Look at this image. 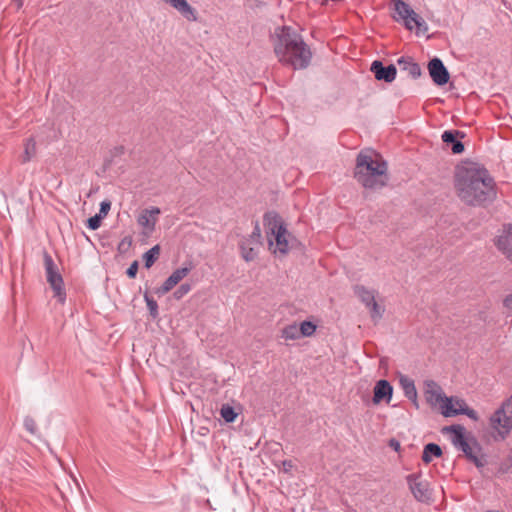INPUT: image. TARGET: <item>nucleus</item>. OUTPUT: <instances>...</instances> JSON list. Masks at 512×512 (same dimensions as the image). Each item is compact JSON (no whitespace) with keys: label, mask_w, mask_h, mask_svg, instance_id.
I'll use <instances>...</instances> for the list:
<instances>
[{"label":"nucleus","mask_w":512,"mask_h":512,"mask_svg":"<svg viewBox=\"0 0 512 512\" xmlns=\"http://www.w3.org/2000/svg\"><path fill=\"white\" fill-rule=\"evenodd\" d=\"M454 185L457 196L468 206L486 207L497 197L496 183L489 171L483 167H458Z\"/></svg>","instance_id":"obj_1"},{"label":"nucleus","mask_w":512,"mask_h":512,"mask_svg":"<svg viewBox=\"0 0 512 512\" xmlns=\"http://www.w3.org/2000/svg\"><path fill=\"white\" fill-rule=\"evenodd\" d=\"M273 46L279 61L294 69H305L311 62L310 48L291 27L283 26L275 30Z\"/></svg>","instance_id":"obj_2"},{"label":"nucleus","mask_w":512,"mask_h":512,"mask_svg":"<svg viewBox=\"0 0 512 512\" xmlns=\"http://www.w3.org/2000/svg\"><path fill=\"white\" fill-rule=\"evenodd\" d=\"M387 163L372 149L362 150L356 158L354 177L366 189H380L388 181Z\"/></svg>","instance_id":"obj_3"},{"label":"nucleus","mask_w":512,"mask_h":512,"mask_svg":"<svg viewBox=\"0 0 512 512\" xmlns=\"http://www.w3.org/2000/svg\"><path fill=\"white\" fill-rule=\"evenodd\" d=\"M443 431L452 433L451 441L454 447L462 451L477 468H483L487 464L481 445L473 435H465L463 426L451 425L445 427Z\"/></svg>","instance_id":"obj_4"},{"label":"nucleus","mask_w":512,"mask_h":512,"mask_svg":"<svg viewBox=\"0 0 512 512\" xmlns=\"http://www.w3.org/2000/svg\"><path fill=\"white\" fill-rule=\"evenodd\" d=\"M264 226L266 227L270 248L275 243L273 253L279 252L280 254H287L289 251V243L287 239L289 233L281 216L274 211L265 213Z\"/></svg>","instance_id":"obj_5"},{"label":"nucleus","mask_w":512,"mask_h":512,"mask_svg":"<svg viewBox=\"0 0 512 512\" xmlns=\"http://www.w3.org/2000/svg\"><path fill=\"white\" fill-rule=\"evenodd\" d=\"M392 2L397 14L394 18L397 21H403L408 30H412L416 27L424 32L427 31L428 27L424 19L419 16L406 2L403 0H392Z\"/></svg>","instance_id":"obj_6"},{"label":"nucleus","mask_w":512,"mask_h":512,"mask_svg":"<svg viewBox=\"0 0 512 512\" xmlns=\"http://www.w3.org/2000/svg\"><path fill=\"white\" fill-rule=\"evenodd\" d=\"M490 426L504 438L512 429V395L491 415Z\"/></svg>","instance_id":"obj_7"},{"label":"nucleus","mask_w":512,"mask_h":512,"mask_svg":"<svg viewBox=\"0 0 512 512\" xmlns=\"http://www.w3.org/2000/svg\"><path fill=\"white\" fill-rule=\"evenodd\" d=\"M44 266L47 282L50 284L54 292V297H56L58 301L63 304L66 299L63 278L59 273L54 260L48 253L44 254Z\"/></svg>","instance_id":"obj_8"},{"label":"nucleus","mask_w":512,"mask_h":512,"mask_svg":"<svg viewBox=\"0 0 512 512\" xmlns=\"http://www.w3.org/2000/svg\"><path fill=\"white\" fill-rule=\"evenodd\" d=\"M407 484L414 498L423 503H429L433 500L432 489L427 480H423L420 474H409L406 477Z\"/></svg>","instance_id":"obj_9"},{"label":"nucleus","mask_w":512,"mask_h":512,"mask_svg":"<svg viewBox=\"0 0 512 512\" xmlns=\"http://www.w3.org/2000/svg\"><path fill=\"white\" fill-rule=\"evenodd\" d=\"M260 244L261 229L258 222H256L252 233L248 237H244L239 243L243 259L247 262L254 260L257 257L256 247Z\"/></svg>","instance_id":"obj_10"},{"label":"nucleus","mask_w":512,"mask_h":512,"mask_svg":"<svg viewBox=\"0 0 512 512\" xmlns=\"http://www.w3.org/2000/svg\"><path fill=\"white\" fill-rule=\"evenodd\" d=\"M424 395L426 401L431 406L441 404V411L444 410L446 406H452L453 398L445 396L442 392V388L433 380L425 381Z\"/></svg>","instance_id":"obj_11"},{"label":"nucleus","mask_w":512,"mask_h":512,"mask_svg":"<svg viewBox=\"0 0 512 512\" xmlns=\"http://www.w3.org/2000/svg\"><path fill=\"white\" fill-rule=\"evenodd\" d=\"M428 71L432 81L438 86L446 85L450 79L447 68L438 57H434L429 61Z\"/></svg>","instance_id":"obj_12"},{"label":"nucleus","mask_w":512,"mask_h":512,"mask_svg":"<svg viewBox=\"0 0 512 512\" xmlns=\"http://www.w3.org/2000/svg\"><path fill=\"white\" fill-rule=\"evenodd\" d=\"M371 71L374 73L377 80L385 81L387 83L393 82L397 74L395 65L390 64L388 66H384L379 60H375L371 64Z\"/></svg>","instance_id":"obj_13"},{"label":"nucleus","mask_w":512,"mask_h":512,"mask_svg":"<svg viewBox=\"0 0 512 512\" xmlns=\"http://www.w3.org/2000/svg\"><path fill=\"white\" fill-rule=\"evenodd\" d=\"M373 393L372 401L374 404H379L382 401L389 404L393 395V386L387 380H379L374 386Z\"/></svg>","instance_id":"obj_14"},{"label":"nucleus","mask_w":512,"mask_h":512,"mask_svg":"<svg viewBox=\"0 0 512 512\" xmlns=\"http://www.w3.org/2000/svg\"><path fill=\"white\" fill-rule=\"evenodd\" d=\"M465 134L458 130H446L443 132L442 141L449 145L452 153L461 154L464 151V144L458 140V137L464 138Z\"/></svg>","instance_id":"obj_15"},{"label":"nucleus","mask_w":512,"mask_h":512,"mask_svg":"<svg viewBox=\"0 0 512 512\" xmlns=\"http://www.w3.org/2000/svg\"><path fill=\"white\" fill-rule=\"evenodd\" d=\"M177 10L186 20L195 22L198 20L197 11L186 0H163Z\"/></svg>","instance_id":"obj_16"},{"label":"nucleus","mask_w":512,"mask_h":512,"mask_svg":"<svg viewBox=\"0 0 512 512\" xmlns=\"http://www.w3.org/2000/svg\"><path fill=\"white\" fill-rule=\"evenodd\" d=\"M495 244L512 264V224L508 226L502 235L498 236Z\"/></svg>","instance_id":"obj_17"},{"label":"nucleus","mask_w":512,"mask_h":512,"mask_svg":"<svg viewBox=\"0 0 512 512\" xmlns=\"http://www.w3.org/2000/svg\"><path fill=\"white\" fill-rule=\"evenodd\" d=\"M161 213L158 207H151L150 209H144L139 215L137 222L138 224L152 232L155 229L157 223V216Z\"/></svg>","instance_id":"obj_18"},{"label":"nucleus","mask_w":512,"mask_h":512,"mask_svg":"<svg viewBox=\"0 0 512 512\" xmlns=\"http://www.w3.org/2000/svg\"><path fill=\"white\" fill-rule=\"evenodd\" d=\"M399 384L405 397L409 399L416 408H418L419 404L417 399V389L414 380L406 375L401 374L399 376Z\"/></svg>","instance_id":"obj_19"},{"label":"nucleus","mask_w":512,"mask_h":512,"mask_svg":"<svg viewBox=\"0 0 512 512\" xmlns=\"http://www.w3.org/2000/svg\"><path fill=\"white\" fill-rule=\"evenodd\" d=\"M397 64L401 70L406 71L413 79H417L421 76L422 71L420 65L414 62L411 57L402 56L397 60Z\"/></svg>","instance_id":"obj_20"},{"label":"nucleus","mask_w":512,"mask_h":512,"mask_svg":"<svg viewBox=\"0 0 512 512\" xmlns=\"http://www.w3.org/2000/svg\"><path fill=\"white\" fill-rule=\"evenodd\" d=\"M23 146L24 151L20 155V161L22 164H25L30 162L37 154L36 141L33 137H29L25 139Z\"/></svg>","instance_id":"obj_21"},{"label":"nucleus","mask_w":512,"mask_h":512,"mask_svg":"<svg viewBox=\"0 0 512 512\" xmlns=\"http://www.w3.org/2000/svg\"><path fill=\"white\" fill-rule=\"evenodd\" d=\"M353 291L354 294L366 307L369 306L375 300L376 291L370 290L363 285H355L353 287Z\"/></svg>","instance_id":"obj_22"},{"label":"nucleus","mask_w":512,"mask_h":512,"mask_svg":"<svg viewBox=\"0 0 512 512\" xmlns=\"http://www.w3.org/2000/svg\"><path fill=\"white\" fill-rule=\"evenodd\" d=\"M442 414L445 417H451V416H456V415H466L473 421H478V419H479L477 412L468 406L466 408H461V409H453V405L446 406L445 409L442 410Z\"/></svg>","instance_id":"obj_23"},{"label":"nucleus","mask_w":512,"mask_h":512,"mask_svg":"<svg viewBox=\"0 0 512 512\" xmlns=\"http://www.w3.org/2000/svg\"><path fill=\"white\" fill-rule=\"evenodd\" d=\"M442 455L441 447L435 443H428L424 446L422 460L424 463H430L432 457H440Z\"/></svg>","instance_id":"obj_24"},{"label":"nucleus","mask_w":512,"mask_h":512,"mask_svg":"<svg viewBox=\"0 0 512 512\" xmlns=\"http://www.w3.org/2000/svg\"><path fill=\"white\" fill-rule=\"evenodd\" d=\"M160 255V246L155 245L152 248H150L148 251H146L143 255V259L145 262V267L150 268L155 261L158 259Z\"/></svg>","instance_id":"obj_25"},{"label":"nucleus","mask_w":512,"mask_h":512,"mask_svg":"<svg viewBox=\"0 0 512 512\" xmlns=\"http://www.w3.org/2000/svg\"><path fill=\"white\" fill-rule=\"evenodd\" d=\"M298 329V325L295 323L287 325L281 330V337L286 340L299 339L301 336Z\"/></svg>","instance_id":"obj_26"},{"label":"nucleus","mask_w":512,"mask_h":512,"mask_svg":"<svg viewBox=\"0 0 512 512\" xmlns=\"http://www.w3.org/2000/svg\"><path fill=\"white\" fill-rule=\"evenodd\" d=\"M144 300L146 302L149 314L153 319H156L159 315L158 304L147 292L144 293Z\"/></svg>","instance_id":"obj_27"},{"label":"nucleus","mask_w":512,"mask_h":512,"mask_svg":"<svg viewBox=\"0 0 512 512\" xmlns=\"http://www.w3.org/2000/svg\"><path fill=\"white\" fill-rule=\"evenodd\" d=\"M220 415L225 420V422L232 423L235 421L238 414L235 412L233 407L229 405H223L220 410Z\"/></svg>","instance_id":"obj_28"},{"label":"nucleus","mask_w":512,"mask_h":512,"mask_svg":"<svg viewBox=\"0 0 512 512\" xmlns=\"http://www.w3.org/2000/svg\"><path fill=\"white\" fill-rule=\"evenodd\" d=\"M298 328L301 337H309L316 331V325L310 321H303Z\"/></svg>","instance_id":"obj_29"},{"label":"nucleus","mask_w":512,"mask_h":512,"mask_svg":"<svg viewBox=\"0 0 512 512\" xmlns=\"http://www.w3.org/2000/svg\"><path fill=\"white\" fill-rule=\"evenodd\" d=\"M176 284L174 283V278L172 279L170 276L164 281V283L155 289V293L158 296H163L166 293H168L170 290H172Z\"/></svg>","instance_id":"obj_30"},{"label":"nucleus","mask_w":512,"mask_h":512,"mask_svg":"<svg viewBox=\"0 0 512 512\" xmlns=\"http://www.w3.org/2000/svg\"><path fill=\"white\" fill-rule=\"evenodd\" d=\"M367 308L370 309V315L374 322L379 321L383 316V309L377 304L376 300H374Z\"/></svg>","instance_id":"obj_31"},{"label":"nucleus","mask_w":512,"mask_h":512,"mask_svg":"<svg viewBox=\"0 0 512 512\" xmlns=\"http://www.w3.org/2000/svg\"><path fill=\"white\" fill-rule=\"evenodd\" d=\"M191 271V267H181L173 271L170 277L174 278V283L177 285L182 279H184Z\"/></svg>","instance_id":"obj_32"},{"label":"nucleus","mask_w":512,"mask_h":512,"mask_svg":"<svg viewBox=\"0 0 512 512\" xmlns=\"http://www.w3.org/2000/svg\"><path fill=\"white\" fill-rule=\"evenodd\" d=\"M191 271V267H181L173 271L170 277L174 278V283L177 285L182 279H184Z\"/></svg>","instance_id":"obj_33"},{"label":"nucleus","mask_w":512,"mask_h":512,"mask_svg":"<svg viewBox=\"0 0 512 512\" xmlns=\"http://www.w3.org/2000/svg\"><path fill=\"white\" fill-rule=\"evenodd\" d=\"M191 290V285L188 283L181 284L179 288L174 292V297L176 299H181L186 294H188Z\"/></svg>","instance_id":"obj_34"},{"label":"nucleus","mask_w":512,"mask_h":512,"mask_svg":"<svg viewBox=\"0 0 512 512\" xmlns=\"http://www.w3.org/2000/svg\"><path fill=\"white\" fill-rule=\"evenodd\" d=\"M24 427L31 434H35L37 430V425L35 420L31 416H26L24 418Z\"/></svg>","instance_id":"obj_35"},{"label":"nucleus","mask_w":512,"mask_h":512,"mask_svg":"<svg viewBox=\"0 0 512 512\" xmlns=\"http://www.w3.org/2000/svg\"><path fill=\"white\" fill-rule=\"evenodd\" d=\"M102 218L97 214L87 220V227L90 230H97L101 225Z\"/></svg>","instance_id":"obj_36"},{"label":"nucleus","mask_w":512,"mask_h":512,"mask_svg":"<svg viewBox=\"0 0 512 512\" xmlns=\"http://www.w3.org/2000/svg\"><path fill=\"white\" fill-rule=\"evenodd\" d=\"M110 209H111V202L109 200H104L100 203V209H99V213L97 215L103 219L104 217L107 216Z\"/></svg>","instance_id":"obj_37"},{"label":"nucleus","mask_w":512,"mask_h":512,"mask_svg":"<svg viewBox=\"0 0 512 512\" xmlns=\"http://www.w3.org/2000/svg\"><path fill=\"white\" fill-rule=\"evenodd\" d=\"M138 271V262L134 261L127 269L126 274L129 278H135Z\"/></svg>","instance_id":"obj_38"},{"label":"nucleus","mask_w":512,"mask_h":512,"mask_svg":"<svg viewBox=\"0 0 512 512\" xmlns=\"http://www.w3.org/2000/svg\"><path fill=\"white\" fill-rule=\"evenodd\" d=\"M453 409H461V408H466L467 407V404L466 402L463 400V399H454L453 398Z\"/></svg>","instance_id":"obj_39"},{"label":"nucleus","mask_w":512,"mask_h":512,"mask_svg":"<svg viewBox=\"0 0 512 512\" xmlns=\"http://www.w3.org/2000/svg\"><path fill=\"white\" fill-rule=\"evenodd\" d=\"M503 306L509 310H512V294H509L504 298Z\"/></svg>","instance_id":"obj_40"},{"label":"nucleus","mask_w":512,"mask_h":512,"mask_svg":"<svg viewBox=\"0 0 512 512\" xmlns=\"http://www.w3.org/2000/svg\"><path fill=\"white\" fill-rule=\"evenodd\" d=\"M389 446L391 448H393L395 451H399V449H400V443L395 439L390 440Z\"/></svg>","instance_id":"obj_41"},{"label":"nucleus","mask_w":512,"mask_h":512,"mask_svg":"<svg viewBox=\"0 0 512 512\" xmlns=\"http://www.w3.org/2000/svg\"><path fill=\"white\" fill-rule=\"evenodd\" d=\"M283 467H284L285 471H289L293 467L292 461L284 460L283 461Z\"/></svg>","instance_id":"obj_42"},{"label":"nucleus","mask_w":512,"mask_h":512,"mask_svg":"<svg viewBox=\"0 0 512 512\" xmlns=\"http://www.w3.org/2000/svg\"><path fill=\"white\" fill-rule=\"evenodd\" d=\"M17 4V8H21L23 6L24 0H13Z\"/></svg>","instance_id":"obj_43"},{"label":"nucleus","mask_w":512,"mask_h":512,"mask_svg":"<svg viewBox=\"0 0 512 512\" xmlns=\"http://www.w3.org/2000/svg\"><path fill=\"white\" fill-rule=\"evenodd\" d=\"M125 240H126V239H124V240H122V241H121V243H120V245H119V249H121V247H125V244H124V243H125Z\"/></svg>","instance_id":"obj_44"},{"label":"nucleus","mask_w":512,"mask_h":512,"mask_svg":"<svg viewBox=\"0 0 512 512\" xmlns=\"http://www.w3.org/2000/svg\"><path fill=\"white\" fill-rule=\"evenodd\" d=\"M125 240H126V239H124V240H122V241H121V243H120V245H119V249H121V247H125V244H124V243H125Z\"/></svg>","instance_id":"obj_45"},{"label":"nucleus","mask_w":512,"mask_h":512,"mask_svg":"<svg viewBox=\"0 0 512 512\" xmlns=\"http://www.w3.org/2000/svg\"><path fill=\"white\" fill-rule=\"evenodd\" d=\"M510 457H511V459H512V451H511V456H510Z\"/></svg>","instance_id":"obj_46"}]
</instances>
